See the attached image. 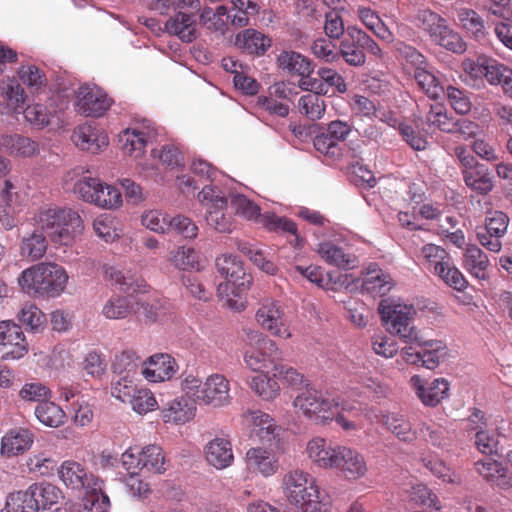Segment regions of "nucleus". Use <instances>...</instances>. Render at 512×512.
<instances>
[{
	"instance_id": "obj_1",
	"label": "nucleus",
	"mask_w": 512,
	"mask_h": 512,
	"mask_svg": "<svg viewBox=\"0 0 512 512\" xmlns=\"http://www.w3.org/2000/svg\"><path fill=\"white\" fill-rule=\"evenodd\" d=\"M35 221L42 232L57 246H71L83 231V220L71 208L50 207L41 209Z\"/></svg>"
},
{
	"instance_id": "obj_2",
	"label": "nucleus",
	"mask_w": 512,
	"mask_h": 512,
	"mask_svg": "<svg viewBox=\"0 0 512 512\" xmlns=\"http://www.w3.org/2000/svg\"><path fill=\"white\" fill-rule=\"evenodd\" d=\"M18 282L29 295L56 297L65 290L68 275L62 266L42 262L25 269Z\"/></svg>"
},
{
	"instance_id": "obj_3",
	"label": "nucleus",
	"mask_w": 512,
	"mask_h": 512,
	"mask_svg": "<svg viewBox=\"0 0 512 512\" xmlns=\"http://www.w3.org/2000/svg\"><path fill=\"white\" fill-rule=\"evenodd\" d=\"M282 488L288 501L301 512H328V505L320 496L316 479L308 472L293 469L285 473Z\"/></svg>"
},
{
	"instance_id": "obj_4",
	"label": "nucleus",
	"mask_w": 512,
	"mask_h": 512,
	"mask_svg": "<svg viewBox=\"0 0 512 512\" xmlns=\"http://www.w3.org/2000/svg\"><path fill=\"white\" fill-rule=\"evenodd\" d=\"M215 265L217 271L225 279L224 282L218 284V296L226 299L229 308L237 311L244 310L245 303L232 298L240 297L252 283V277L245 272L242 261L235 255L224 254L216 258Z\"/></svg>"
},
{
	"instance_id": "obj_5",
	"label": "nucleus",
	"mask_w": 512,
	"mask_h": 512,
	"mask_svg": "<svg viewBox=\"0 0 512 512\" xmlns=\"http://www.w3.org/2000/svg\"><path fill=\"white\" fill-rule=\"evenodd\" d=\"M247 342L243 350L245 365L254 372L275 370V366L283 361V352L275 340L262 332L249 329L246 332Z\"/></svg>"
},
{
	"instance_id": "obj_6",
	"label": "nucleus",
	"mask_w": 512,
	"mask_h": 512,
	"mask_svg": "<svg viewBox=\"0 0 512 512\" xmlns=\"http://www.w3.org/2000/svg\"><path fill=\"white\" fill-rule=\"evenodd\" d=\"M379 314L386 330L398 336L403 342L412 344L421 341L419 331L414 325L416 309L411 304L400 303L392 299H382L378 306Z\"/></svg>"
},
{
	"instance_id": "obj_7",
	"label": "nucleus",
	"mask_w": 512,
	"mask_h": 512,
	"mask_svg": "<svg viewBox=\"0 0 512 512\" xmlns=\"http://www.w3.org/2000/svg\"><path fill=\"white\" fill-rule=\"evenodd\" d=\"M351 130V125L346 121H331L327 124L325 131L315 137L314 147L318 152L333 160L346 159L349 164H358V153L345 144Z\"/></svg>"
},
{
	"instance_id": "obj_8",
	"label": "nucleus",
	"mask_w": 512,
	"mask_h": 512,
	"mask_svg": "<svg viewBox=\"0 0 512 512\" xmlns=\"http://www.w3.org/2000/svg\"><path fill=\"white\" fill-rule=\"evenodd\" d=\"M293 405L298 413L315 424L328 425L333 421V411L339 408V400L309 387L295 397Z\"/></svg>"
},
{
	"instance_id": "obj_9",
	"label": "nucleus",
	"mask_w": 512,
	"mask_h": 512,
	"mask_svg": "<svg viewBox=\"0 0 512 512\" xmlns=\"http://www.w3.org/2000/svg\"><path fill=\"white\" fill-rule=\"evenodd\" d=\"M73 191L83 201L100 208L116 209L122 205L120 190L99 178L84 176L74 184Z\"/></svg>"
},
{
	"instance_id": "obj_10",
	"label": "nucleus",
	"mask_w": 512,
	"mask_h": 512,
	"mask_svg": "<svg viewBox=\"0 0 512 512\" xmlns=\"http://www.w3.org/2000/svg\"><path fill=\"white\" fill-rule=\"evenodd\" d=\"M254 318L257 325L273 337L286 340L293 336L285 308L274 298L260 300Z\"/></svg>"
},
{
	"instance_id": "obj_11",
	"label": "nucleus",
	"mask_w": 512,
	"mask_h": 512,
	"mask_svg": "<svg viewBox=\"0 0 512 512\" xmlns=\"http://www.w3.org/2000/svg\"><path fill=\"white\" fill-rule=\"evenodd\" d=\"M28 353L21 327L11 320L0 321V359L17 360Z\"/></svg>"
},
{
	"instance_id": "obj_12",
	"label": "nucleus",
	"mask_w": 512,
	"mask_h": 512,
	"mask_svg": "<svg viewBox=\"0 0 512 512\" xmlns=\"http://www.w3.org/2000/svg\"><path fill=\"white\" fill-rule=\"evenodd\" d=\"M197 402L213 408L228 405L231 402L229 380L218 373L208 376L200 394H197Z\"/></svg>"
},
{
	"instance_id": "obj_13",
	"label": "nucleus",
	"mask_w": 512,
	"mask_h": 512,
	"mask_svg": "<svg viewBox=\"0 0 512 512\" xmlns=\"http://www.w3.org/2000/svg\"><path fill=\"white\" fill-rule=\"evenodd\" d=\"M111 106V99L99 88L82 85L77 92L76 110L87 117H100Z\"/></svg>"
},
{
	"instance_id": "obj_14",
	"label": "nucleus",
	"mask_w": 512,
	"mask_h": 512,
	"mask_svg": "<svg viewBox=\"0 0 512 512\" xmlns=\"http://www.w3.org/2000/svg\"><path fill=\"white\" fill-rule=\"evenodd\" d=\"M509 221V217L502 211L490 213L486 218L484 232H477L480 244L489 251L499 252L502 248L500 238L505 235Z\"/></svg>"
},
{
	"instance_id": "obj_15",
	"label": "nucleus",
	"mask_w": 512,
	"mask_h": 512,
	"mask_svg": "<svg viewBox=\"0 0 512 512\" xmlns=\"http://www.w3.org/2000/svg\"><path fill=\"white\" fill-rule=\"evenodd\" d=\"M333 470H338L347 480H358L368 471L364 456L354 448L340 445Z\"/></svg>"
},
{
	"instance_id": "obj_16",
	"label": "nucleus",
	"mask_w": 512,
	"mask_h": 512,
	"mask_svg": "<svg viewBox=\"0 0 512 512\" xmlns=\"http://www.w3.org/2000/svg\"><path fill=\"white\" fill-rule=\"evenodd\" d=\"M157 133L150 122L141 127L127 128L119 135V141L124 153L138 158L143 155L148 142L155 139Z\"/></svg>"
},
{
	"instance_id": "obj_17",
	"label": "nucleus",
	"mask_w": 512,
	"mask_h": 512,
	"mask_svg": "<svg viewBox=\"0 0 512 512\" xmlns=\"http://www.w3.org/2000/svg\"><path fill=\"white\" fill-rule=\"evenodd\" d=\"M410 385L425 406L435 407L448 397L449 383L444 378L428 382L419 375H413Z\"/></svg>"
},
{
	"instance_id": "obj_18",
	"label": "nucleus",
	"mask_w": 512,
	"mask_h": 512,
	"mask_svg": "<svg viewBox=\"0 0 512 512\" xmlns=\"http://www.w3.org/2000/svg\"><path fill=\"white\" fill-rule=\"evenodd\" d=\"M338 447L340 445H333L326 438L316 436L307 442L305 452L314 466L320 469L333 470L339 451Z\"/></svg>"
},
{
	"instance_id": "obj_19",
	"label": "nucleus",
	"mask_w": 512,
	"mask_h": 512,
	"mask_svg": "<svg viewBox=\"0 0 512 512\" xmlns=\"http://www.w3.org/2000/svg\"><path fill=\"white\" fill-rule=\"evenodd\" d=\"M245 464L249 472L267 478L279 470V461L271 449L252 447L245 454Z\"/></svg>"
},
{
	"instance_id": "obj_20",
	"label": "nucleus",
	"mask_w": 512,
	"mask_h": 512,
	"mask_svg": "<svg viewBox=\"0 0 512 512\" xmlns=\"http://www.w3.org/2000/svg\"><path fill=\"white\" fill-rule=\"evenodd\" d=\"M196 410L194 402L185 396H179L163 404L160 417L166 424L183 425L195 417Z\"/></svg>"
},
{
	"instance_id": "obj_21",
	"label": "nucleus",
	"mask_w": 512,
	"mask_h": 512,
	"mask_svg": "<svg viewBox=\"0 0 512 512\" xmlns=\"http://www.w3.org/2000/svg\"><path fill=\"white\" fill-rule=\"evenodd\" d=\"M243 417L251 427L252 435L256 436L260 442L270 443L279 435L281 427L268 413L261 410H248Z\"/></svg>"
},
{
	"instance_id": "obj_22",
	"label": "nucleus",
	"mask_w": 512,
	"mask_h": 512,
	"mask_svg": "<svg viewBox=\"0 0 512 512\" xmlns=\"http://www.w3.org/2000/svg\"><path fill=\"white\" fill-rule=\"evenodd\" d=\"M71 138L78 148L93 154L102 151L109 143L108 136L91 124L76 127Z\"/></svg>"
},
{
	"instance_id": "obj_23",
	"label": "nucleus",
	"mask_w": 512,
	"mask_h": 512,
	"mask_svg": "<svg viewBox=\"0 0 512 512\" xmlns=\"http://www.w3.org/2000/svg\"><path fill=\"white\" fill-rule=\"evenodd\" d=\"M333 414V421L345 432H357L365 425V408L359 403L339 401V408Z\"/></svg>"
},
{
	"instance_id": "obj_24",
	"label": "nucleus",
	"mask_w": 512,
	"mask_h": 512,
	"mask_svg": "<svg viewBox=\"0 0 512 512\" xmlns=\"http://www.w3.org/2000/svg\"><path fill=\"white\" fill-rule=\"evenodd\" d=\"M177 364L173 357L160 353L152 355L144 362L142 374L150 382L170 380L176 373Z\"/></svg>"
},
{
	"instance_id": "obj_25",
	"label": "nucleus",
	"mask_w": 512,
	"mask_h": 512,
	"mask_svg": "<svg viewBox=\"0 0 512 512\" xmlns=\"http://www.w3.org/2000/svg\"><path fill=\"white\" fill-rule=\"evenodd\" d=\"M375 117L387 125L397 128L403 140L412 149L416 151H423L427 148L428 141L426 137L415 131L411 125L399 121L392 111H382L378 109Z\"/></svg>"
},
{
	"instance_id": "obj_26",
	"label": "nucleus",
	"mask_w": 512,
	"mask_h": 512,
	"mask_svg": "<svg viewBox=\"0 0 512 512\" xmlns=\"http://www.w3.org/2000/svg\"><path fill=\"white\" fill-rule=\"evenodd\" d=\"M204 454L206 461L218 470L225 469L234 462V454L230 440L216 437L209 441Z\"/></svg>"
},
{
	"instance_id": "obj_27",
	"label": "nucleus",
	"mask_w": 512,
	"mask_h": 512,
	"mask_svg": "<svg viewBox=\"0 0 512 512\" xmlns=\"http://www.w3.org/2000/svg\"><path fill=\"white\" fill-rule=\"evenodd\" d=\"M227 204L224 196H216L207 204L206 222L220 233H231L234 229L232 217L225 213Z\"/></svg>"
},
{
	"instance_id": "obj_28",
	"label": "nucleus",
	"mask_w": 512,
	"mask_h": 512,
	"mask_svg": "<svg viewBox=\"0 0 512 512\" xmlns=\"http://www.w3.org/2000/svg\"><path fill=\"white\" fill-rule=\"evenodd\" d=\"M394 283L390 274L384 272L377 264L366 268L362 288L372 296H384L392 289Z\"/></svg>"
},
{
	"instance_id": "obj_29",
	"label": "nucleus",
	"mask_w": 512,
	"mask_h": 512,
	"mask_svg": "<svg viewBox=\"0 0 512 512\" xmlns=\"http://www.w3.org/2000/svg\"><path fill=\"white\" fill-rule=\"evenodd\" d=\"M33 441L34 435L28 429H13L2 437L1 453L7 457L23 454L31 447Z\"/></svg>"
},
{
	"instance_id": "obj_30",
	"label": "nucleus",
	"mask_w": 512,
	"mask_h": 512,
	"mask_svg": "<svg viewBox=\"0 0 512 512\" xmlns=\"http://www.w3.org/2000/svg\"><path fill=\"white\" fill-rule=\"evenodd\" d=\"M358 27L349 26L347 28L346 36L341 40L339 45V57L341 56L344 61L350 66H362L366 62L365 52L362 46L357 41Z\"/></svg>"
},
{
	"instance_id": "obj_31",
	"label": "nucleus",
	"mask_w": 512,
	"mask_h": 512,
	"mask_svg": "<svg viewBox=\"0 0 512 512\" xmlns=\"http://www.w3.org/2000/svg\"><path fill=\"white\" fill-rule=\"evenodd\" d=\"M318 253L325 262L342 269H353L358 263L354 254L345 252L342 247L331 241L321 242L318 245Z\"/></svg>"
},
{
	"instance_id": "obj_32",
	"label": "nucleus",
	"mask_w": 512,
	"mask_h": 512,
	"mask_svg": "<svg viewBox=\"0 0 512 512\" xmlns=\"http://www.w3.org/2000/svg\"><path fill=\"white\" fill-rule=\"evenodd\" d=\"M461 174L466 186L479 195H487L494 188L492 176L484 164L479 163Z\"/></svg>"
},
{
	"instance_id": "obj_33",
	"label": "nucleus",
	"mask_w": 512,
	"mask_h": 512,
	"mask_svg": "<svg viewBox=\"0 0 512 512\" xmlns=\"http://www.w3.org/2000/svg\"><path fill=\"white\" fill-rule=\"evenodd\" d=\"M165 30L178 36L184 42H192L196 38V19L192 14L179 11L165 23Z\"/></svg>"
},
{
	"instance_id": "obj_34",
	"label": "nucleus",
	"mask_w": 512,
	"mask_h": 512,
	"mask_svg": "<svg viewBox=\"0 0 512 512\" xmlns=\"http://www.w3.org/2000/svg\"><path fill=\"white\" fill-rule=\"evenodd\" d=\"M235 44L248 54L263 55L271 46V40L257 30L246 29L236 36Z\"/></svg>"
},
{
	"instance_id": "obj_35",
	"label": "nucleus",
	"mask_w": 512,
	"mask_h": 512,
	"mask_svg": "<svg viewBox=\"0 0 512 512\" xmlns=\"http://www.w3.org/2000/svg\"><path fill=\"white\" fill-rule=\"evenodd\" d=\"M58 474L66 487L73 490H81L88 485L86 469L74 460L64 461L58 470Z\"/></svg>"
},
{
	"instance_id": "obj_36",
	"label": "nucleus",
	"mask_w": 512,
	"mask_h": 512,
	"mask_svg": "<svg viewBox=\"0 0 512 512\" xmlns=\"http://www.w3.org/2000/svg\"><path fill=\"white\" fill-rule=\"evenodd\" d=\"M456 17L458 25L476 40L486 37L485 21L475 10L465 7L458 8Z\"/></svg>"
},
{
	"instance_id": "obj_37",
	"label": "nucleus",
	"mask_w": 512,
	"mask_h": 512,
	"mask_svg": "<svg viewBox=\"0 0 512 512\" xmlns=\"http://www.w3.org/2000/svg\"><path fill=\"white\" fill-rule=\"evenodd\" d=\"M464 267L478 279L487 278L489 260L487 255L476 245H468L465 249Z\"/></svg>"
},
{
	"instance_id": "obj_38",
	"label": "nucleus",
	"mask_w": 512,
	"mask_h": 512,
	"mask_svg": "<svg viewBox=\"0 0 512 512\" xmlns=\"http://www.w3.org/2000/svg\"><path fill=\"white\" fill-rule=\"evenodd\" d=\"M279 66L290 73L307 76L314 70L311 60L295 51H283L278 56Z\"/></svg>"
},
{
	"instance_id": "obj_39",
	"label": "nucleus",
	"mask_w": 512,
	"mask_h": 512,
	"mask_svg": "<svg viewBox=\"0 0 512 512\" xmlns=\"http://www.w3.org/2000/svg\"><path fill=\"white\" fill-rule=\"evenodd\" d=\"M30 489L38 511L51 509L62 498V491L50 483H34L30 485Z\"/></svg>"
},
{
	"instance_id": "obj_40",
	"label": "nucleus",
	"mask_w": 512,
	"mask_h": 512,
	"mask_svg": "<svg viewBox=\"0 0 512 512\" xmlns=\"http://www.w3.org/2000/svg\"><path fill=\"white\" fill-rule=\"evenodd\" d=\"M3 148L11 155L31 157L38 152V144L29 137L13 134L2 137Z\"/></svg>"
},
{
	"instance_id": "obj_41",
	"label": "nucleus",
	"mask_w": 512,
	"mask_h": 512,
	"mask_svg": "<svg viewBox=\"0 0 512 512\" xmlns=\"http://www.w3.org/2000/svg\"><path fill=\"white\" fill-rule=\"evenodd\" d=\"M421 258L423 265L433 274L442 272L443 265H447L451 260V256L445 248L433 243L425 244L421 248Z\"/></svg>"
},
{
	"instance_id": "obj_42",
	"label": "nucleus",
	"mask_w": 512,
	"mask_h": 512,
	"mask_svg": "<svg viewBox=\"0 0 512 512\" xmlns=\"http://www.w3.org/2000/svg\"><path fill=\"white\" fill-rule=\"evenodd\" d=\"M413 344L422 348V366L427 369H435L447 353V347L441 340H424L421 337V341Z\"/></svg>"
},
{
	"instance_id": "obj_43",
	"label": "nucleus",
	"mask_w": 512,
	"mask_h": 512,
	"mask_svg": "<svg viewBox=\"0 0 512 512\" xmlns=\"http://www.w3.org/2000/svg\"><path fill=\"white\" fill-rule=\"evenodd\" d=\"M35 416L43 425L57 428L64 424L66 414L56 403L46 399L35 407Z\"/></svg>"
},
{
	"instance_id": "obj_44",
	"label": "nucleus",
	"mask_w": 512,
	"mask_h": 512,
	"mask_svg": "<svg viewBox=\"0 0 512 512\" xmlns=\"http://www.w3.org/2000/svg\"><path fill=\"white\" fill-rule=\"evenodd\" d=\"M248 384L255 394L265 401L274 400L280 393V386L276 377H274V374L270 376L268 372L253 376Z\"/></svg>"
},
{
	"instance_id": "obj_45",
	"label": "nucleus",
	"mask_w": 512,
	"mask_h": 512,
	"mask_svg": "<svg viewBox=\"0 0 512 512\" xmlns=\"http://www.w3.org/2000/svg\"><path fill=\"white\" fill-rule=\"evenodd\" d=\"M454 120L455 118L448 114L442 104L435 103L429 106L423 122L429 127L437 128L444 133H453Z\"/></svg>"
},
{
	"instance_id": "obj_46",
	"label": "nucleus",
	"mask_w": 512,
	"mask_h": 512,
	"mask_svg": "<svg viewBox=\"0 0 512 512\" xmlns=\"http://www.w3.org/2000/svg\"><path fill=\"white\" fill-rule=\"evenodd\" d=\"M105 275L121 292L128 295L146 291V285L143 280H137L131 275H125L122 271L114 267H107L105 269Z\"/></svg>"
},
{
	"instance_id": "obj_47",
	"label": "nucleus",
	"mask_w": 512,
	"mask_h": 512,
	"mask_svg": "<svg viewBox=\"0 0 512 512\" xmlns=\"http://www.w3.org/2000/svg\"><path fill=\"white\" fill-rule=\"evenodd\" d=\"M383 424L400 441L411 443L416 439V432L413 431L411 423L403 415L387 414L383 416Z\"/></svg>"
},
{
	"instance_id": "obj_48",
	"label": "nucleus",
	"mask_w": 512,
	"mask_h": 512,
	"mask_svg": "<svg viewBox=\"0 0 512 512\" xmlns=\"http://www.w3.org/2000/svg\"><path fill=\"white\" fill-rule=\"evenodd\" d=\"M47 248L48 242L46 237L40 232H33L22 239L20 254L31 261H36L46 254Z\"/></svg>"
},
{
	"instance_id": "obj_49",
	"label": "nucleus",
	"mask_w": 512,
	"mask_h": 512,
	"mask_svg": "<svg viewBox=\"0 0 512 512\" xmlns=\"http://www.w3.org/2000/svg\"><path fill=\"white\" fill-rule=\"evenodd\" d=\"M324 95L305 94L298 100L299 112L309 120L315 121L321 119L326 111Z\"/></svg>"
},
{
	"instance_id": "obj_50",
	"label": "nucleus",
	"mask_w": 512,
	"mask_h": 512,
	"mask_svg": "<svg viewBox=\"0 0 512 512\" xmlns=\"http://www.w3.org/2000/svg\"><path fill=\"white\" fill-rule=\"evenodd\" d=\"M1 96L7 102L8 108L18 113L25 102V92L15 79L3 80L0 83Z\"/></svg>"
},
{
	"instance_id": "obj_51",
	"label": "nucleus",
	"mask_w": 512,
	"mask_h": 512,
	"mask_svg": "<svg viewBox=\"0 0 512 512\" xmlns=\"http://www.w3.org/2000/svg\"><path fill=\"white\" fill-rule=\"evenodd\" d=\"M260 222L269 231L289 233L294 238L290 243L294 246H300L301 239L297 234V226L292 220L274 214H265L261 216Z\"/></svg>"
},
{
	"instance_id": "obj_52",
	"label": "nucleus",
	"mask_w": 512,
	"mask_h": 512,
	"mask_svg": "<svg viewBox=\"0 0 512 512\" xmlns=\"http://www.w3.org/2000/svg\"><path fill=\"white\" fill-rule=\"evenodd\" d=\"M143 467L149 472L164 473L167 470V461L163 450L158 445H147L141 450Z\"/></svg>"
},
{
	"instance_id": "obj_53",
	"label": "nucleus",
	"mask_w": 512,
	"mask_h": 512,
	"mask_svg": "<svg viewBox=\"0 0 512 512\" xmlns=\"http://www.w3.org/2000/svg\"><path fill=\"white\" fill-rule=\"evenodd\" d=\"M414 78L418 86L432 99L439 98L444 93V88L437 77L426 69V66L415 69Z\"/></svg>"
},
{
	"instance_id": "obj_54",
	"label": "nucleus",
	"mask_w": 512,
	"mask_h": 512,
	"mask_svg": "<svg viewBox=\"0 0 512 512\" xmlns=\"http://www.w3.org/2000/svg\"><path fill=\"white\" fill-rule=\"evenodd\" d=\"M6 508L8 512H38L30 486L25 491L11 493Z\"/></svg>"
},
{
	"instance_id": "obj_55",
	"label": "nucleus",
	"mask_w": 512,
	"mask_h": 512,
	"mask_svg": "<svg viewBox=\"0 0 512 512\" xmlns=\"http://www.w3.org/2000/svg\"><path fill=\"white\" fill-rule=\"evenodd\" d=\"M133 311V304L123 296L111 297L103 306L102 314L107 319L119 320L128 317Z\"/></svg>"
},
{
	"instance_id": "obj_56",
	"label": "nucleus",
	"mask_w": 512,
	"mask_h": 512,
	"mask_svg": "<svg viewBox=\"0 0 512 512\" xmlns=\"http://www.w3.org/2000/svg\"><path fill=\"white\" fill-rule=\"evenodd\" d=\"M139 357L133 350H124L115 355L112 363L114 374L135 376L139 366Z\"/></svg>"
},
{
	"instance_id": "obj_57",
	"label": "nucleus",
	"mask_w": 512,
	"mask_h": 512,
	"mask_svg": "<svg viewBox=\"0 0 512 512\" xmlns=\"http://www.w3.org/2000/svg\"><path fill=\"white\" fill-rule=\"evenodd\" d=\"M417 18L419 26L430 35L432 40H435L448 26L441 15L429 9L419 11Z\"/></svg>"
},
{
	"instance_id": "obj_58",
	"label": "nucleus",
	"mask_w": 512,
	"mask_h": 512,
	"mask_svg": "<svg viewBox=\"0 0 512 512\" xmlns=\"http://www.w3.org/2000/svg\"><path fill=\"white\" fill-rule=\"evenodd\" d=\"M56 464V460L45 452L33 454L26 461L28 471L36 476L52 475Z\"/></svg>"
},
{
	"instance_id": "obj_59",
	"label": "nucleus",
	"mask_w": 512,
	"mask_h": 512,
	"mask_svg": "<svg viewBox=\"0 0 512 512\" xmlns=\"http://www.w3.org/2000/svg\"><path fill=\"white\" fill-rule=\"evenodd\" d=\"M434 275L439 277L446 285L457 290L464 291L468 286V281L462 272L452 263V259L447 265H443L442 272H435Z\"/></svg>"
},
{
	"instance_id": "obj_60",
	"label": "nucleus",
	"mask_w": 512,
	"mask_h": 512,
	"mask_svg": "<svg viewBox=\"0 0 512 512\" xmlns=\"http://www.w3.org/2000/svg\"><path fill=\"white\" fill-rule=\"evenodd\" d=\"M111 387V395L123 403H128L137 390L134 382L135 376L117 375Z\"/></svg>"
},
{
	"instance_id": "obj_61",
	"label": "nucleus",
	"mask_w": 512,
	"mask_h": 512,
	"mask_svg": "<svg viewBox=\"0 0 512 512\" xmlns=\"http://www.w3.org/2000/svg\"><path fill=\"white\" fill-rule=\"evenodd\" d=\"M424 465L443 482L460 484L461 477L439 458L423 459Z\"/></svg>"
},
{
	"instance_id": "obj_62",
	"label": "nucleus",
	"mask_w": 512,
	"mask_h": 512,
	"mask_svg": "<svg viewBox=\"0 0 512 512\" xmlns=\"http://www.w3.org/2000/svg\"><path fill=\"white\" fill-rule=\"evenodd\" d=\"M128 403L138 414H146L158 406L154 394L147 388L137 389Z\"/></svg>"
},
{
	"instance_id": "obj_63",
	"label": "nucleus",
	"mask_w": 512,
	"mask_h": 512,
	"mask_svg": "<svg viewBox=\"0 0 512 512\" xmlns=\"http://www.w3.org/2000/svg\"><path fill=\"white\" fill-rule=\"evenodd\" d=\"M18 320L30 330L38 331L46 321L44 313L34 304H25L18 313Z\"/></svg>"
},
{
	"instance_id": "obj_64",
	"label": "nucleus",
	"mask_w": 512,
	"mask_h": 512,
	"mask_svg": "<svg viewBox=\"0 0 512 512\" xmlns=\"http://www.w3.org/2000/svg\"><path fill=\"white\" fill-rule=\"evenodd\" d=\"M444 93L447 96L449 104L456 113L464 115L471 110L472 104L466 91L449 85L444 89Z\"/></svg>"
}]
</instances>
